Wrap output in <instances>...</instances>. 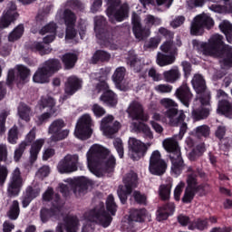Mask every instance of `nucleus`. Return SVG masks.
<instances>
[{
	"instance_id": "4be33fe9",
	"label": "nucleus",
	"mask_w": 232,
	"mask_h": 232,
	"mask_svg": "<svg viewBox=\"0 0 232 232\" xmlns=\"http://www.w3.org/2000/svg\"><path fill=\"white\" fill-rule=\"evenodd\" d=\"M81 227V221L77 216H66L63 218V223H59L56 227V232H77Z\"/></svg>"
},
{
	"instance_id": "423d86ee",
	"label": "nucleus",
	"mask_w": 232,
	"mask_h": 232,
	"mask_svg": "<svg viewBox=\"0 0 232 232\" xmlns=\"http://www.w3.org/2000/svg\"><path fill=\"white\" fill-rule=\"evenodd\" d=\"M85 222H92L102 226V227H109L113 218L104 209V203H100L93 208H90L82 216Z\"/></svg>"
},
{
	"instance_id": "c9c22d12",
	"label": "nucleus",
	"mask_w": 232,
	"mask_h": 232,
	"mask_svg": "<svg viewBox=\"0 0 232 232\" xmlns=\"http://www.w3.org/2000/svg\"><path fill=\"white\" fill-rule=\"evenodd\" d=\"M78 56L76 53H68L63 55L62 63L64 64L66 70H70L75 66V63H77Z\"/></svg>"
},
{
	"instance_id": "39448f33",
	"label": "nucleus",
	"mask_w": 232,
	"mask_h": 232,
	"mask_svg": "<svg viewBox=\"0 0 232 232\" xmlns=\"http://www.w3.org/2000/svg\"><path fill=\"white\" fill-rule=\"evenodd\" d=\"M131 23H132V30L133 34L139 41H142L150 35H151V26H160L162 24V19L154 16L153 14H146L143 20L145 24V28H142V24H140V16L136 13H133L131 15Z\"/></svg>"
},
{
	"instance_id": "f8f14e48",
	"label": "nucleus",
	"mask_w": 232,
	"mask_h": 232,
	"mask_svg": "<svg viewBox=\"0 0 232 232\" xmlns=\"http://www.w3.org/2000/svg\"><path fill=\"white\" fill-rule=\"evenodd\" d=\"M137 173L133 171L129 172L123 178L124 186H120L117 191L121 204H126V200H128V195H130L131 191L137 188Z\"/></svg>"
},
{
	"instance_id": "ea45409f",
	"label": "nucleus",
	"mask_w": 232,
	"mask_h": 232,
	"mask_svg": "<svg viewBox=\"0 0 232 232\" xmlns=\"http://www.w3.org/2000/svg\"><path fill=\"white\" fill-rule=\"evenodd\" d=\"M111 59V54L106 51L98 50L94 53L92 61L95 64L99 63V61H102V63L108 62Z\"/></svg>"
},
{
	"instance_id": "9b49d317",
	"label": "nucleus",
	"mask_w": 232,
	"mask_h": 232,
	"mask_svg": "<svg viewBox=\"0 0 232 232\" xmlns=\"http://www.w3.org/2000/svg\"><path fill=\"white\" fill-rule=\"evenodd\" d=\"M215 26V21L209 14L203 13L198 14L192 21L190 26L191 35H202L204 29L211 30Z\"/></svg>"
},
{
	"instance_id": "49530a36",
	"label": "nucleus",
	"mask_w": 232,
	"mask_h": 232,
	"mask_svg": "<svg viewBox=\"0 0 232 232\" xmlns=\"http://www.w3.org/2000/svg\"><path fill=\"white\" fill-rule=\"evenodd\" d=\"M204 151H206V145H204V143H201L188 153V158L192 161L197 160V159L202 157Z\"/></svg>"
},
{
	"instance_id": "1a4fd4ad",
	"label": "nucleus",
	"mask_w": 232,
	"mask_h": 232,
	"mask_svg": "<svg viewBox=\"0 0 232 232\" xmlns=\"http://www.w3.org/2000/svg\"><path fill=\"white\" fill-rule=\"evenodd\" d=\"M58 70H61V62L55 59L48 60L34 72L33 81L38 84H44L50 81V77Z\"/></svg>"
},
{
	"instance_id": "5701e85b",
	"label": "nucleus",
	"mask_w": 232,
	"mask_h": 232,
	"mask_svg": "<svg viewBox=\"0 0 232 232\" xmlns=\"http://www.w3.org/2000/svg\"><path fill=\"white\" fill-rule=\"evenodd\" d=\"M218 97L219 99L218 113H221L228 119H232V103L227 100V93L222 90H218Z\"/></svg>"
},
{
	"instance_id": "412c9836",
	"label": "nucleus",
	"mask_w": 232,
	"mask_h": 232,
	"mask_svg": "<svg viewBox=\"0 0 232 232\" xmlns=\"http://www.w3.org/2000/svg\"><path fill=\"white\" fill-rule=\"evenodd\" d=\"M21 188H23V178L21 177V170L19 168L14 169L12 173L7 193L9 197H17L21 193Z\"/></svg>"
},
{
	"instance_id": "aec40b11",
	"label": "nucleus",
	"mask_w": 232,
	"mask_h": 232,
	"mask_svg": "<svg viewBox=\"0 0 232 232\" xmlns=\"http://www.w3.org/2000/svg\"><path fill=\"white\" fill-rule=\"evenodd\" d=\"M113 121V115H107L102 119L100 130L105 137H111V135H115L121 130V123Z\"/></svg>"
},
{
	"instance_id": "3c124183",
	"label": "nucleus",
	"mask_w": 232,
	"mask_h": 232,
	"mask_svg": "<svg viewBox=\"0 0 232 232\" xmlns=\"http://www.w3.org/2000/svg\"><path fill=\"white\" fill-rule=\"evenodd\" d=\"M160 50L164 53H169L170 55H175L177 53V47L173 44V42L166 41L160 45Z\"/></svg>"
},
{
	"instance_id": "c756f323",
	"label": "nucleus",
	"mask_w": 232,
	"mask_h": 232,
	"mask_svg": "<svg viewBox=\"0 0 232 232\" xmlns=\"http://www.w3.org/2000/svg\"><path fill=\"white\" fill-rule=\"evenodd\" d=\"M182 74L180 73V70H179V67L174 66L170 70L163 72V79L165 82H170V84H173L177 82V81L180 80V77Z\"/></svg>"
},
{
	"instance_id": "7c9ffc66",
	"label": "nucleus",
	"mask_w": 232,
	"mask_h": 232,
	"mask_svg": "<svg viewBox=\"0 0 232 232\" xmlns=\"http://www.w3.org/2000/svg\"><path fill=\"white\" fill-rule=\"evenodd\" d=\"M131 129L133 131H138L140 133H143L147 139H153V131H151V129L150 126H148L145 123H142L140 121L132 122L131 123Z\"/></svg>"
},
{
	"instance_id": "79ce46f5",
	"label": "nucleus",
	"mask_w": 232,
	"mask_h": 232,
	"mask_svg": "<svg viewBox=\"0 0 232 232\" xmlns=\"http://www.w3.org/2000/svg\"><path fill=\"white\" fill-rule=\"evenodd\" d=\"M40 106L42 108H48V111H54V113L57 112V109L55 108V100L51 96L42 97L40 101Z\"/></svg>"
},
{
	"instance_id": "338daca9",
	"label": "nucleus",
	"mask_w": 232,
	"mask_h": 232,
	"mask_svg": "<svg viewBox=\"0 0 232 232\" xmlns=\"http://www.w3.org/2000/svg\"><path fill=\"white\" fill-rule=\"evenodd\" d=\"M115 86L120 92H128L131 88V83L128 80H122L121 82H116Z\"/></svg>"
},
{
	"instance_id": "052dcab7",
	"label": "nucleus",
	"mask_w": 232,
	"mask_h": 232,
	"mask_svg": "<svg viewBox=\"0 0 232 232\" xmlns=\"http://www.w3.org/2000/svg\"><path fill=\"white\" fill-rule=\"evenodd\" d=\"M155 92L158 93H171L173 92V86L168 83H161L154 87Z\"/></svg>"
},
{
	"instance_id": "f704fd0d",
	"label": "nucleus",
	"mask_w": 232,
	"mask_h": 232,
	"mask_svg": "<svg viewBox=\"0 0 232 232\" xmlns=\"http://www.w3.org/2000/svg\"><path fill=\"white\" fill-rule=\"evenodd\" d=\"M156 63L157 65L160 67L169 66V64H173V63H175V55H166L162 53H158Z\"/></svg>"
},
{
	"instance_id": "393cba45",
	"label": "nucleus",
	"mask_w": 232,
	"mask_h": 232,
	"mask_svg": "<svg viewBox=\"0 0 232 232\" xmlns=\"http://www.w3.org/2000/svg\"><path fill=\"white\" fill-rule=\"evenodd\" d=\"M57 24L52 22L44 25L39 31L40 35H45L43 38L44 44H50V43H53L55 41V35L57 34Z\"/></svg>"
},
{
	"instance_id": "a19ab883",
	"label": "nucleus",
	"mask_w": 232,
	"mask_h": 232,
	"mask_svg": "<svg viewBox=\"0 0 232 232\" xmlns=\"http://www.w3.org/2000/svg\"><path fill=\"white\" fill-rule=\"evenodd\" d=\"M102 24H104V17L98 16L94 19V31L96 32V37L98 39H102L105 43H106V41L110 42V38H107L106 34H104V33L102 34H99V28H101V26H102Z\"/></svg>"
},
{
	"instance_id": "864d4df0",
	"label": "nucleus",
	"mask_w": 232,
	"mask_h": 232,
	"mask_svg": "<svg viewBox=\"0 0 232 232\" xmlns=\"http://www.w3.org/2000/svg\"><path fill=\"white\" fill-rule=\"evenodd\" d=\"M125 76H126V68L118 67L112 75V81L114 83L121 82V81H124Z\"/></svg>"
},
{
	"instance_id": "9d476101",
	"label": "nucleus",
	"mask_w": 232,
	"mask_h": 232,
	"mask_svg": "<svg viewBox=\"0 0 232 232\" xmlns=\"http://www.w3.org/2000/svg\"><path fill=\"white\" fill-rule=\"evenodd\" d=\"M56 21L58 23H65L66 25V34L65 39H73L77 35V32L75 31V23H77V16L75 13H72L70 9L60 10L56 14L55 16Z\"/></svg>"
},
{
	"instance_id": "a18cd8bd",
	"label": "nucleus",
	"mask_w": 232,
	"mask_h": 232,
	"mask_svg": "<svg viewBox=\"0 0 232 232\" xmlns=\"http://www.w3.org/2000/svg\"><path fill=\"white\" fill-rule=\"evenodd\" d=\"M30 49L32 52H38L40 55H46L52 52V49H50V47H44V44L42 42H34L30 45Z\"/></svg>"
},
{
	"instance_id": "6e6d98bb",
	"label": "nucleus",
	"mask_w": 232,
	"mask_h": 232,
	"mask_svg": "<svg viewBox=\"0 0 232 232\" xmlns=\"http://www.w3.org/2000/svg\"><path fill=\"white\" fill-rule=\"evenodd\" d=\"M55 113L54 110L48 111L47 112H44L41 115H38L36 117L35 122L38 126H41L42 124H44L51 117H53V114Z\"/></svg>"
},
{
	"instance_id": "cd10ccee",
	"label": "nucleus",
	"mask_w": 232,
	"mask_h": 232,
	"mask_svg": "<svg viewBox=\"0 0 232 232\" xmlns=\"http://www.w3.org/2000/svg\"><path fill=\"white\" fill-rule=\"evenodd\" d=\"M43 198L45 202H52L53 208H56L58 211L63 208L61 198H59L58 194L53 193V188H47L43 195Z\"/></svg>"
},
{
	"instance_id": "680f3d73",
	"label": "nucleus",
	"mask_w": 232,
	"mask_h": 232,
	"mask_svg": "<svg viewBox=\"0 0 232 232\" xmlns=\"http://www.w3.org/2000/svg\"><path fill=\"white\" fill-rule=\"evenodd\" d=\"M17 72L20 81H26V78L30 75V69L26 68L24 65H18Z\"/></svg>"
},
{
	"instance_id": "c85d7f7f",
	"label": "nucleus",
	"mask_w": 232,
	"mask_h": 232,
	"mask_svg": "<svg viewBox=\"0 0 232 232\" xmlns=\"http://www.w3.org/2000/svg\"><path fill=\"white\" fill-rule=\"evenodd\" d=\"M82 86V81L77 78V76H71L68 78L67 83L65 85L66 95H73L77 90H80Z\"/></svg>"
},
{
	"instance_id": "dca6fc26",
	"label": "nucleus",
	"mask_w": 232,
	"mask_h": 232,
	"mask_svg": "<svg viewBox=\"0 0 232 232\" xmlns=\"http://www.w3.org/2000/svg\"><path fill=\"white\" fill-rule=\"evenodd\" d=\"M64 126H66V123L61 119L55 120L50 124L48 132L51 134L50 140L53 142L64 140V139L70 135V130L68 129L63 130Z\"/></svg>"
},
{
	"instance_id": "c03bdc74",
	"label": "nucleus",
	"mask_w": 232,
	"mask_h": 232,
	"mask_svg": "<svg viewBox=\"0 0 232 232\" xmlns=\"http://www.w3.org/2000/svg\"><path fill=\"white\" fill-rule=\"evenodd\" d=\"M18 115L22 121L28 122V121H30V117L32 116V111L26 104L20 103L18 106Z\"/></svg>"
},
{
	"instance_id": "603ef678",
	"label": "nucleus",
	"mask_w": 232,
	"mask_h": 232,
	"mask_svg": "<svg viewBox=\"0 0 232 232\" xmlns=\"http://www.w3.org/2000/svg\"><path fill=\"white\" fill-rule=\"evenodd\" d=\"M106 208L112 217H115V213H117V204L115 203V198L113 195H109L106 200Z\"/></svg>"
},
{
	"instance_id": "bf43d9fd",
	"label": "nucleus",
	"mask_w": 232,
	"mask_h": 232,
	"mask_svg": "<svg viewBox=\"0 0 232 232\" xmlns=\"http://www.w3.org/2000/svg\"><path fill=\"white\" fill-rule=\"evenodd\" d=\"M197 191L198 190L187 188L182 198V202H184L185 204H189V202H191V200H193V198H195V193H197Z\"/></svg>"
},
{
	"instance_id": "b1692460",
	"label": "nucleus",
	"mask_w": 232,
	"mask_h": 232,
	"mask_svg": "<svg viewBox=\"0 0 232 232\" xmlns=\"http://www.w3.org/2000/svg\"><path fill=\"white\" fill-rule=\"evenodd\" d=\"M165 117L169 119V124L170 126H179L186 121V114L184 113V111H179L177 108H170L167 110L165 111Z\"/></svg>"
},
{
	"instance_id": "f3484780",
	"label": "nucleus",
	"mask_w": 232,
	"mask_h": 232,
	"mask_svg": "<svg viewBox=\"0 0 232 232\" xmlns=\"http://www.w3.org/2000/svg\"><path fill=\"white\" fill-rule=\"evenodd\" d=\"M79 164V155L77 154H67L63 158L57 165V170L59 173H73L77 171Z\"/></svg>"
},
{
	"instance_id": "e433bc0d",
	"label": "nucleus",
	"mask_w": 232,
	"mask_h": 232,
	"mask_svg": "<svg viewBox=\"0 0 232 232\" xmlns=\"http://www.w3.org/2000/svg\"><path fill=\"white\" fill-rule=\"evenodd\" d=\"M127 64H129L134 72H140V70H142V61L139 60L133 52L130 53Z\"/></svg>"
},
{
	"instance_id": "6ab92c4d",
	"label": "nucleus",
	"mask_w": 232,
	"mask_h": 232,
	"mask_svg": "<svg viewBox=\"0 0 232 232\" xmlns=\"http://www.w3.org/2000/svg\"><path fill=\"white\" fill-rule=\"evenodd\" d=\"M129 157L132 160H140L146 155V145L136 138H130L129 141Z\"/></svg>"
},
{
	"instance_id": "a211bd4d",
	"label": "nucleus",
	"mask_w": 232,
	"mask_h": 232,
	"mask_svg": "<svg viewBox=\"0 0 232 232\" xmlns=\"http://www.w3.org/2000/svg\"><path fill=\"white\" fill-rule=\"evenodd\" d=\"M127 113L132 121H142V122L150 121V115L144 112V106L140 102L132 101L127 108Z\"/></svg>"
},
{
	"instance_id": "ddd939ff",
	"label": "nucleus",
	"mask_w": 232,
	"mask_h": 232,
	"mask_svg": "<svg viewBox=\"0 0 232 232\" xmlns=\"http://www.w3.org/2000/svg\"><path fill=\"white\" fill-rule=\"evenodd\" d=\"M92 116L90 114H84L82 115L76 125L74 135L77 139H80V140H86V139H90L92 137V133H93V130H92Z\"/></svg>"
},
{
	"instance_id": "f257e3e1",
	"label": "nucleus",
	"mask_w": 232,
	"mask_h": 232,
	"mask_svg": "<svg viewBox=\"0 0 232 232\" xmlns=\"http://www.w3.org/2000/svg\"><path fill=\"white\" fill-rule=\"evenodd\" d=\"M87 164L91 173L102 177L104 173H111L117 164L115 157L110 150L100 144H93L88 150Z\"/></svg>"
},
{
	"instance_id": "69168bd1",
	"label": "nucleus",
	"mask_w": 232,
	"mask_h": 232,
	"mask_svg": "<svg viewBox=\"0 0 232 232\" xmlns=\"http://www.w3.org/2000/svg\"><path fill=\"white\" fill-rule=\"evenodd\" d=\"M113 145L117 153L119 154L120 159H122V157H124V145L122 144V140H114Z\"/></svg>"
},
{
	"instance_id": "4468645a",
	"label": "nucleus",
	"mask_w": 232,
	"mask_h": 232,
	"mask_svg": "<svg viewBox=\"0 0 232 232\" xmlns=\"http://www.w3.org/2000/svg\"><path fill=\"white\" fill-rule=\"evenodd\" d=\"M96 83V93H101L102 92V95L100 97V101L106 104L107 106H111L113 108V106H117L118 98L117 94L113 92L111 90H110V86L106 82H99L98 80Z\"/></svg>"
},
{
	"instance_id": "5fc2aeb1",
	"label": "nucleus",
	"mask_w": 232,
	"mask_h": 232,
	"mask_svg": "<svg viewBox=\"0 0 232 232\" xmlns=\"http://www.w3.org/2000/svg\"><path fill=\"white\" fill-rule=\"evenodd\" d=\"M18 139L19 131L17 130V126H13L8 131L7 140L9 144H17Z\"/></svg>"
},
{
	"instance_id": "7ed1b4c3",
	"label": "nucleus",
	"mask_w": 232,
	"mask_h": 232,
	"mask_svg": "<svg viewBox=\"0 0 232 232\" xmlns=\"http://www.w3.org/2000/svg\"><path fill=\"white\" fill-rule=\"evenodd\" d=\"M192 86L197 93V98L194 101V106L192 115L196 121L206 119L209 115V110L204 108L209 104L211 94L209 91L206 89V81L200 74L194 75L192 81Z\"/></svg>"
},
{
	"instance_id": "2eb2a0df",
	"label": "nucleus",
	"mask_w": 232,
	"mask_h": 232,
	"mask_svg": "<svg viewBox=\"0 0 232 232\" xmlns=\"http://www.w3.org/2000/svg\"><path fill=\"white\" fill-rule=\"evenodd\" d=\"M168 165L160 150H153L150 157L149 170L152 175H164Z\"/></svg>"
},
{
	"instance_id": "f03ea898",
	"label": "nucleus",
	"mask_w": 232,
	"mask_h": 232,
	"mask_svg": "<svg viewBox=\"0 0 232 232\" xmlns=\"http://www.w3.org/2000/svg\"><path fill=\"white\" fill-rule=\"evenodd\" d=\"M193 47L196 50L202 49L204 55L219 57V63L223 66L232 65V47L224 44V37L220 34H213L208 44L200 43L198 40L192 41Z\"/></svg>"
},
{
	"instance_id": "2f4dec72",
	"label": "nucleus",
	"mask_w": 232,
	"mask_h": 232,
	"mask_svg": "<svg viewBox=\"0 0 232 232\" xmlns=\"http://www.w3.org/2000/svg\"><path fill=\"white\" fill-rule=\"evenodd\" d=\"M175 211V204L169 203L163 208H160L157 212V220L162 222V220H167L169 215H173Z\"/></svg>"
},
{
	"instance_id": "72a5a7b5",
	"label": "nucleus",
	"mask_w": 232,
	"mask_h": 232,
	"mask_svg": "<svg viewBox=\"0 0 232 232\" xmlns=\"http://www.w3.org/2000/svg\"><path fill=\"white\" fill-rule=\"evenodd\" d=\"M43 146H44V140L43 139L36 140L33 142L30 150L31 162H35L37 160V156L39 155V151H41V148H43Z\"/></svg>"
},
{
	"instance_id": "473e14b6",
	"label": "nucleus",
	"mask_w": 232,
	"mask_h": 232,
	"mask_svg": "<svg viewBox=\"0 0 232 232\" xmlns=\"http://www.w3.org/2000/svg\"><path fill=\"white\" fill-rule=\"evenodd\" d=\"M171 188H173V179L169 178L167 183L162 184L159 188V195L161 200H169L171 195Z\"/></svg>"
},
{
	"instance_id": "a878e982",
	"label": "nucleus",
	"mask_w": 232,
	"mask_h": 232,
	"mask_svg": "<svg viewBox=\"0 0 232 232\" xmlns=\"http://www.w3.org/2000/svg\"><path fill=\"white\" fill-rule=\"evenodd\" d=\"M9 9L4 13L3 16L0 18V28H8L12 22L15 21L17 17V12H15V4L10 3Z\"/></svg>"
},
{
	"instance_id": "e2e57ef3",
	"label": "nucleus",
	"mask_w": 232,
	"mask_h": 232,
	"mask_svg": "<svg viewBox=\"0 0 232 232\" xmlns=\"http://www.w3.org/2000/svg\"><path fill=\"white\" fill-rule=\"evenodd\" d=\"M92 111L93 115L98 118H101L103 115H106V110L103 109V107L99 105L98 103L92 104Z\"/></svg>"
},
{
	"instance_id": "37998d69",
	"label": "nucleus",
	"mask_w": 232,
	"mask_h": 232,
	"mask_svg": "<svg viewBox=\"0 0 232 232\" xmlns=\"http://www.w3.org/2000/svg\"><path fill=\"white\" fill-rule=\"evenodd\" d=\"M23 34H24V25L19 24L9 34L8 42L14 43V41H18L23 37Z\"/></svg>"
},
{
	"instance_id": "bb28decb",
	"label": "nucleus",
	"mask_w": 232,
	"mask_h": 232,
	"mask_svg": "<svg viewBox=\"0 0 232 232\" xmlns=\"http://www.w3.org/2000/svg\"><path fill=\"white\" fill-rule=\"evenodd\" d=\"M176 97L186 106V108H189V102H191V99H193V94L191 93V91H189V87L183 84L176 90Z\"/></svg>"
},
{
	"instance_id": "774afa93",
	"label": "nucleus",
	"mask_w": 232,
	"mask_h": 232,
	"mask_svg": "<svg viewBox=\"0 0 232 232\" xmlns=\"http://www.w3.org/2000/svg\"><path fill=\"white\" fill-rule=\"evenodd\" d=\"M160 103L163 108H169V110H171V108H177L179 106L175 101L169 98H163L160 100Z\"/></svg>"
},
{
	"instance_id": "0e129e2a",
	"label": "nucleus",
	"mask_w": 232,
	"mask_h": 232,
	"mask_svg": "<svg viewBox=\"0 0 232 232\" xmlns=\"http://www.w3.org/2000/svg\"><path fill=\"white\" fill-rule=\"evenodd\" d=\"M197 137H208L209 135V127L208 125H201L195 129Z\"/></svg>"
},
{
	"instance_id": "13d9d810",
	"label": "nucleus",
	"mask_w": 232,
	"mask_h": 232,
	"mask_svg": "<svg viewBox=\"0 0 232 232\" xmlns=\"http://www.w3.org/2000/svg\"><path fill=\"white\" fill-rule=\"evenodd\" d=\"M208 228V219H198L192 225L188 226V229H199L204 231Z\"/></svg>"
},
{
	"instance_id": "4c0bfd02",
	"label": "nucleus",
	"mask_w": 232,
	"mask_h": 232,
	"mask_svg": "<svg viewBox=\"0 0 232 232\" xmlns=\"http://www.w3.org/2000/svg\"><path fill=\"white\" fill-rule=\"evenodd\" d=\"M187 188H189V189H196L198 191H200V189L206 191V189H208V185L197 186V175L194 173L188 174L187 178Z\"/></svg>"
},
{
	"instance_id": "4d7b16f0",
	"label": "nucleus",
	"mask_w": 232,
	"mask_h": 232,
	"mask_svg": "<svg viewBox=\"0 0 232 232\" xmlns=\"http://www.w3.org/2000/svg\"><path fill=\"white\" fill-rule=\"evenodd\" d=\"M27 146H28V143H26V141H22L18 145V148L15 149L14 155V159L15 162H19V160H21V157H23V153H24V150H26Z\"/></svg>"
},
{
	"instance_id": "09e8293b",
	"label": "nucleus",
	"mask_w": 232,
	"mask_h": 232,
	"mask_svg": "<svg viewBox=\"0 0 232 232\" xmlns=\"http://www.w3.org/2000/svg\"><path fill=\"white\" fill-rule=\"evenodd\" d=\"M19 201L14 200L9 211L7 212V217L8 218H10V220H17V218H19Z\"/></svg>"
},
{
	"instance_id": "6e6552de",
	"label": "nucleus",
	"mask_w": 232,
	"mask_h": 232,
	"mask_svg": "<svg viewBox=\"0 0 232 232\" xmlns=\"http://www.w3.org/2000/svg\"><path fill=\"white\" fill-rule=\"evenodd\" d=\"M108 7L106 10L109 21L115 24V23H122L130 15V5L128 3L121 5V0H105Z\"/></svg>"
},
{
	"instance_id": "0eeeda50",
	"label": "nucleus",
	"mask_w": 232,
	"mask_h": 232,
	"mask_svg": "<svg viewBox=\"0 0 232 232\" xmlns=\"http://www.w3.org/2000/svg\"><path fill=\"white\" fill-rule=\"evenodd\" d=\"M66 184H60V191L63 195H68L70 188H72L75 197H83L88 193V188L93 186V181L84 177L76 178L74 179H67Z\"/></svg>"
},
{
	"instance_id": "58836bf2",
	"label": "nucleus",
	"mask_w": 232,
	"mask_h": 232,
	"mask_svg": "<svg viewBox=\"0 0 232 232\" xmlns=\"http://www.w3.org/2000/svg\"><path fill=\"white\" fill-rule=\"evenodd\" d=\"M219 29L225 34L227 41L232 44V24L227 20H223L219 24Z\"/></svg>"
},
{
	"instance_id": "20e7f679",
	"label": "nucleus",
	"mask_w": 232,
	"mask_h": 232,
	"mask_svg": "<svg viewBox=\"0 0 232 232\" xmlns=\"http://www.w3.org/2000/svg\"><path fill=\"white\" fill-rule=\"evenodd\" d=\"M178 140L179 135H174L173 137L166 138L162 141L164 150L169 153V157L171 161L170 173L174 175V177H179V175L182 173V169L186 168Z\"/></svg>"
},
{
	"instance_id": "de8ad7c7",
	"label": "nucleus",
	"mask_w": 232,
	"mask_h": 232,
	"mask_svg": "<svg viewBox=\"0 0 232 232\" xmlns=\"http://www.w3.org/2000/svg\"><path fill=\"white\" fill-rule=\"evenodd\" d=\"M59 213H61V208L58 210L57 208L53 207L51 211L46 208H43L40 211V218L42 222H48V218H50V217H53V215H59Z\"/></svg>"
},
{
	"instance_id": "8fccbe9b",
	"label": "nucleus",
	"mask_w": 232,
	"mask_h": 232,
	"mask_svg": "<svg viewBox=\"0 0 232 232\" xmlns=\"http://www.w3.org/2000/svg\"><path fill=\"white\" fill-rule=\"evenodd\" d=\"M144 217H146V209H133L130 214V220L132 222H144Z\"/></svg>"
}]
</instances>
